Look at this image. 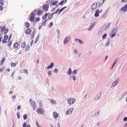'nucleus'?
I'll return each mask as SVG.
<instances>
[{
    "mask_svg": "<svg viewBox=\"0 0 127 127\" xmlns=\"http://www.w3.org/2000/svg\"><path fill=\"white\" fill-rule=\"evenodd\" d=\"M23 118L25 120H26L27 119V117L26 114H25L23 115Z\"/></svg>",
    "mask_w": 127,
    "mask_h": 127,
    "instance_id": "obj_45",
    "label": "nucleus"
},
{
    "mask_svg": "<svg viewBox=\"0 0 127 127\" xmlns=\"http://www.w3.org/2000/svg\"><path fill=\"white\" fill-rule=\"evenodd\" d=\"M4 67H1L0 68V73H1L2 72L4 69Z\"/></svg>",
    "mask_w": 127,
    "mask_h": 127,
    "instance_id": "obj_32",
    "label": "nucleus"
},
{
    "mask_svg": "<svg viewBox=\"0 0 127 127\" xmlns=\"http://www.w3.org/2000/svg\"><path fill=\"white\" fill-rule=\"evenodd\" d=\"M49 13H45L44 15V16L42 17V19L44 20H45L46 19L48 15H49Z\"/></svg>",
    "mask_w": 127,
    "mask_h": 127,
    "instance_id": "obj_17",
    "label": "nucleus"
},
{
    "mask_svg": "<svg viewBox=\"0 0 127 127\" xmlns=\"http://www.w3.org/2000/svg\"><path fill=\"white\" fill-rule=\"evenodd\" d=\"M19 44L17 42L14 43L13 44L14 48V49H17L18 46Z\"/></svg>",
    "mask_w": 127,
    "mask_h": 127,
    "instance_id": "obj_14",
    "label": "nucleus"
},
{
    "mask_svg": "<svg viewBox=\"0 0 127 127\" xmlns=\"http://www.w3.org/2000/svg\"><path fill=\"white\" fill-rule=\"evenodd\" d=\"M71 77H72V78H73V79L74 80H75V76H71Z\"/></svg>",
    "mask_w": 127,
    "mask_h": 127,
    "instance_id": "obj_60",
    "label": "nucleus"
},
{
    "mask_svg": "<svg viewBox=\"0 0 127 127\" xmlns=\"http://www.w3.org/2000/svg\"><path fill=\"white\" fill-rule=\"evenodd\" d=\"M110 25V23H107L105 25V27L106 29L108 28Z\"/></svg>",
    "mask_w": 127,
    "mask_h": 127,
    "instance_id": "obj_24",
    "label": "nucleus"
},
{
    "mask_svg": "<svg viewBox=\"0 0 127 127\" xmlns=\"http://www.w3.org/2000/svg\"><path fill=\"white\" fill-rule=\"evenodd\" d=\"M121 10L125 12L127 11V3L125 5L124 7H122L121 9Z\"/></svg>",
    "mask_w": 127,
    "mask_h": 127,
    "instance_id": "obj_4",
    "label": "nucleus"
},
{
    "mask_svg": "<svg viewBox=\"0 0 127 127\" xmlns=\"http://www.w3.org/2000/svg\"><path fill=\"white\" fill-rule=\"evenodd\" d=\"M36 123L37 127H41L39 125V124L37 121L36 122Z\"/></svg>",
    "mask_w": 127,
    "mask_h": 127,
    "instance_id": "obj_46",
    "label": "nucleus"
},
{
    "mask_svg": "<svg viewBox=\"0 0 127 127\" xmlns=\"http://www.w3.org/2000/svg\"><path fill=\"white\" fill-rule=\"evenodd\" d=\"M95 25V24H92L90 27L88 29V30L90 31V30L92 29L93 27Z\"/></svg>",
    "mask_w": 127,
    "mask_h": 127,
    "instance_id": "obj_25",
    "label": "nucleus"
},
{
    "mask_svg": "<svg viewBox=\"0 0 127 127\" xmlns=\"http://www.w3.org/2000/svg\"><path fill=\"white\" fill-rule=\"evenodd\" d=\"M58 69L57 68H56L54 71V72H55L57 73L58 72Z\"/></svg>",
    "mask_w": 127,
    "mask_h": 127,
    "instance_id": "obj_58",
    "label": "nucleus"
},
{
    "mask_svg": "<svg viewBox=\"0 0 127 127\" xmlns=\"http://www.w3.org/2000/svg\"><path fill=\"white\" fill-rule=\"evenodd\" d=\"M23 72H24V73H26L27 74H28V70L27 69H24L23 70Z\"/></svg>",
    "mask_w": 127,
    "mask_h": 127,
    "instance_id": "obj_39",
    "label": "nucleus"
},
{
    "mask_svg": "<svg viewBox=\"0 0 127 127\" xmlns=\"http://www.w3.org/2000/svg\"><path fill=\"white\" fill-rule=\"evenodd\" d=\"M8 38V36L7 35H5L4 37V40H3L2 41V42L3 43H5L7 42L6 40Z\"/></svg>",
    "mask_w": 127,
    "mask_h": 127,
    "instance_id": "obj_7",
    "label": "nucleus"
},
{
    "mask_svg": "<svg viewBox=\"0 0 127 127\" xmlns=\"http://www.w3.org/2000/svg\"><path fill=\"white\" fill-rule=\"evenodd\" d=\"M64 3V2L62 0L61 1L59 2V5H61L63 4Z\"/></svg>",
    "mask_w": 127,
    "mask_h": 127,
    "instance_id": "obj_49",
    "label": "nucleus"
},
{
    "mask_svg": "<svg viewBox=\"0 0 127 127\" xmlns=\"http://www.w3.org/2000/svg\"><path fill=\"white\" fill-rule=\"evenodd\" d=\"M72 72V71L71 69L70 68H69L68 71L67 72V73L69 75H70Z\"/></svg>",
    "mask_w": 127,
    "mask_h": 127,
    "instance_id": "obj_31",
    "label": "nucleus"
},
{
    "mask_svg": "<svg viewBox=\"0 0 127 127\" xmlns=\"http://www.w3.org/2000/svg\"><path fill=\"white\" fill-rule=\"evenodd\" d=\"M36 112L39 115L43 114L44 113V111L43 109L41 108H39L36 110Z\"/></svg>",
    "mask_w": 127,
    "mask_h": 127,
    "instance_id": "obj_1",
    "label": "nucleus"
},
{
    "mask_svg": "<svg viewBox=\"0 0 127 127\" xmlns=\"http://www.w3.org/2000/svg\"><path fill=\"white\" fill-rule=\"evenodd\" d=\"M21 108V106L19 105L17 107V109L18 110H19Z\"/></svg>",
    "mask_w": 127,
    "mask_h": 127,
    "instance_id": "obj_59",
    "label": "nucleus"
},
{
    "mask_svg": "<svg viewBox=\"0 0 127 127\" xmlns=\"http://www.w3.org/2000/svg\"><path fill=\"white\" fill-rule=\"evenodd\" d=\"M12 97L13 98V99H15L16 98V95H13Z\"/></svg>",
    "mask_w": 127,
    "mask_h": 127,
    "instance_id": "obj_62",
    "label": "nucleus"
},
{
    "mask_svg": "<svg viewBox=\"0 0 127 127\" xmlns=\"http://www.w3.org/2000/svg\"><path fill=\"white\" fill-rule=\"evenodd\" d=\"M39 104L41 106H42V102L41 101H40V102L39 103Z\"/></svg>",
    "mask_w": 127,
    "mask_h": 127,
    "instance_id": "obj_64",
    "label": "nucleus"
},
{
    "mask_svg": "<svg viewBox=\"0 0 127 127\" xmlns=\"http://www.w3.org/2000/svg\"><path fill=\"white\" fill-rule=\"evenodd\" d=\"M116 35V34L113 32H112L110 33V36L111 37H113Z\"/></svg>",
    "mask_w": 127,
    "mask_h": 127,
    "instance_id": "obj_18",
    "label": "nucleus"
},
{
    "mask_svg": "<svg viewBox=\"0 0 127 127\" xmlns=\"http://www.w3.org/2000/svg\"><path fill=\"white\" fill-rule=\"evenodd\" d=\"M18 63H11V66H16Z\"/></svg>",
    "mask_w": 127,
    "mask_h": 127,
    "instance_id": "obj_29",
    "label": "nucleus"
},
{
    "mask_svg": "<svg viewBox=\"0 0 127 127\" xmlns=\"http://www.w3.org/2000/svg\"><path fill=\"white\" fill-rule=\"evenodd\" d=\"M48 20L47 19L46 20H45L44 21V22H43V23L42 24V25H43L44 26H45L46 25V21H47Z\"/></svg>",
    "mask_w": 127,
    "mask_h": 127,
    "instance_id": "obj_44",
    "label": "nucleus"
},
{
    "mask_svg": "<svg viewBox=\"0 0 127 127\" xmlns=\"http://www.w3.org/2000/svg\"><path fill=\"white\" fill-rule=\"evenodd\" d=\"M39 36H37L36 38V39L35 41V44L38 40Z\"/></svg>",
    "mask_w": 127,
    "mask_h": 127,
    "instance_id": "obj_35",
    "label": "nucleus"
},
{
    "mask_svg": "<svg viewBox=\"0 0 127 127\" xmlns=\"http://www.w3.org/2000/svg\"><path fill=\"white\" fill-rule=\"evenodd\" d=\"M17 116L18 119H19L20 117V115L19 113H17Z\"/></svg>",
    "mask_w": 127,
    "mask_h": 127,
    "instance_id": "obj_54",
    "label": "nucleus"
},
{
    "mask_svg": "<svg viewBox=\"0 0 127 127\" xmlns=\"http://www.w3.org/2000/svg\"><path fill=\"white\" fill-rule=\"evenodd\" d=\"M34 33H32L31 36V38L32 39L34 37Z\"/></svg>",
    "mask_w": 127,
    "mask_h": 127,
    "instance_id": "obj_51",
    "label": "nucleus"
},
{
    "mask_svg": "<svg viewBox=\"0 0 127 127\" xmlns=\"http://www.w3.org/2000/svg\"><path fill=\"white\" fill-rule=\"evenodd\" d=\"M49 8V5H44L43 6V9L45 12H46L48 11Z\"/></svg>",
    "mask_w": 127,
    "mask_h": 127,
    "instance_id": "obj_6",
    "label": "nucleus"
},
{
    "mask_svg": "<svg viewBox=\"0 0 127 127\" xmlns=\"http://www.w3.org/2000/svg\"><path fill=\"white\" fill-rule=\"evenodd\" d=\"M73 110V109L72 108L69 109L66 112V115H69L70 114L72 113Z\"/></svg>",
    "mask_w": 127,
    "mask_h": 127,
    "instance_id": "obj_5",
    "label": "nucleus"
},
{
    "mask_svg": "<svg viewBox=\"0 0 127 127\" xmlns=\"http://www.w3.org/2000/svg\"><path fill=\"white\" fill-rule=\"evenodd\" d=\"M2 6L0 5V10H2L3 8Z\"/></svg>",
    "mask_w": 127,
    "mask_h": 127,
    "instance_id": "obj_63",
    "label": "nucleus"
},
{
    "mask_svg": "<svg viewBox=\"0 0 127 127\" xmlns=\"http://www.w3.org/2000/svg\"><path fill=\"white\" fill-rule=\"evenodd\" d=\"M77 73V71L76 70H74L72 72V73L73 74H75Z\"/></svg>",
    "mask_w": 127,
    "mask_h": 127,
    "instance_id": "obj_52",
    "label": "nucleus"
},
{
    "mask_svg": "<svg viewBox=\"0 0 127 127\" xmlns=\"http://www.w3.org/2000/svg\"><path fill=\"white\" fill-rule=\"evenodd\" d=\"M118 60V59H117L116 60H115L114 62V63L112 65V67L111 68V69H112L113 67L114 66L115 64H116L117 61Z\"/></svg>",
    "mask_w": 127,
    "mask_h": 127,
    "instance_id": "obj_30",
    "label": "nucleus"
},
{
    "mask_svg": "<svg viewBox=\"0 0 127 127\" xmlns=\"http://www.w3.org/2000/svg\"><path fill=\"white\" fill-rule=\"evenodd\" d=\"M4 0H0V5L2 6L4 4L3 2V1Z\"/></svg>",
    "mask_w": 127,
    "mask_h": 127,
    "instance_id": "obj_34",
    "label": "nucleus"
},
{
    "mask_svg": "<svg viewBox=\"0 0 127 127\" xmlns=\"http://www.w3.org/2000/svg\"><path fill=\"white\" fill-rule=\"evenodd\" d=\"M105 0H103V2L101 3V5H100V3H99L98 4V7H100L103 4Z\"/></svg>",
    "mask_w": 127,
    "mask_h": 127,
    "instance_id": "obj_43",
    "label": "nucleus"
},
{
    "mask_svg": "<svg viewBox=\"0 0 127 127\" xmlns=\"http://www.w3.org/2000/svg\"><path fill=\"white\" fill-rule=\"evenodd\" d=\"M31 29L29 28H28L26 29L25 32L26 34H29L31 33Z\"/></svg>",
    "mask_w": 127,
    "mask_h": 127,
    "instance_id": "obj_10",
    "label": "nucleus"
},
{
    "mask_svg": "<svg viewBox=\"0 0 127 127\" xmlns=\"http://www.w3.org/2000/svg\"><path fill=\"white\" fill-rule=\"evenodd\" d=\"M8 31V29H6L5 30V31H4V34H5L7 33V32Z\"/></svg>",
    "mask_w": 127,
    "mask_h": 127,
    "instance_id": "obj_48",
    "label": "nucleus"
},
{
    "mask_svg": "<svg viewBox=\"0 0 127 127\" xmlns=\"http://www.w3.org/2000/svg\"><path fill=\"white\" fill-rule=\"evenodd\" d=\"M124 121H126L127 120V117H125L123 119Z\"/></svg>",
    "mask_w": 127,
    "mask_h": 127,
    "instance_id": "obj_56",
    "label": "nucleus"
},
{
    "mask_svg": "<svg viewBox=\"0 0 127 127\" xmlns=\"http://www.w3.org/2000/svg\"><path fill=\"white\" fill-rule=\"evenodd\" d=\"M0 42H1V39L2 38V36H1V35H0Z\"/></svg>",
    "mask_w": 127,
    "mask_h": 127,
    "instance_id": "obj_61",
    "label": "nucleus"
},
{
    "mask_svg": "<svg viewBox=\"0 0 127 127\" xmlns=\"http://www.w3.org/2000/svg\"><path fill=\"white\" fill-rule=\"evenodd\" d=\"M34 14L33 13H32L30 18V20L31 22H33L34 20Z\"/></svg>",
    "mask_w": 127,
    "mask_h": 127,
    "instance_id": "obj_3",
    "label": "nucleus"
},
{
    "mask_svg": "<svg viewBox=\"0 0 127 127\" xmlns=\"http://www.w3.org/2000/svg\"><path fill=\"white\" fill-rule=\"evenodd\" d=\"M29 45H27L26 47L25 48V51H27L29 49Z\"/></svg>",
    "mask_w": 127,
    "mask_h": 127,
    "instance_id": "obj_41",
    "label": "nucleus"
},
{
    "mask_svg": "<svg viewBox=\"0 0 127 127\" xmlns=\"http://www.w3.org/2000/svg\"><path fill=\"white\" fill-rule=\"evenodd\" d=\"M54 15V13H52L51 14H50L48 16V19H51L53 17V15Z\"/></svg>",
    "mask_w": 127,
    "mask_h": 127,
    "instance_id": "obj_28",
    "label": "nucleus"
},
{
    "mask_svg": "<svg viewBox=\"0 0 127 127\" xmlns=\"http://www.w3.org/2000/svg\"><path fill=\"white\" fill-rule=\"evenodd\" d=\"M53 25V23L52 22H51L49 26V27H51Z\"/></svg>",
    "mask_w": 127,
    "mask_h": 127,
    "instance_id": "obj_47",
    "label": "nucleus"
},
{
    "mask_svg": "<svg viewBox=\"0 0 127 127\" xmlns=\"http://www.w3.org/2000/svg\"><path fill=\"white\" fill-rule=\"evenodd\" d=\"M59 11V9H57V10L56 11L53 13H54V14H56Z\"/></svg>",
    "mask_w": 127,
    "mask_h": 127,
    "instance_id": "obj_50",
    "label": "nucleus"
},
{
    "mask_svg": "<svg viewBox=\"0 0 127 127\" xmlns=\"http://www.w3.org/2000/svg\"><path fill=\"white\" fill-rule=\"evenodd\" d=\"M66 7H63L62 9H60L59 10V14L60 13H61V11H62L64 9V8H65Z\"/></svg>",
    "mask_w": 127,
    "mask_h": 127,
    "instance_id": "obj_40",
    "label": "nucleus"
},
{
    "mask_svg": "<svg viewBox=\"0 0 127 127\" xmlns=\"http://www.w3.org/2000/svg\"><path fill=\"white\" fill-rule=\"evenodd\" d=\"M43 12L42 11L40 10H38L36 12L37 14L38 15H40Z\"/></svg>",
    "mask_w": 127,
    "mask_h": 127,
    "instance_id": "obj_12",
    "label": "nucleus"
},
{
    "mask_svg": "<svg viewBox=\"0 0 127 127\" xmlns=\"http://www.w3.org/2000/svg\"><path fill=\"white\" fill-rule=\"evenodd\" d=\"M58 0H53V1L52 2V3L51 4H50V5H55L58 2Z\"/></svg>",
    "mask_w": 127,
    "mask_h": 127,
    "instance_id": "obj_16",
    "label": "nucleus"
},
{
    "mask_svg": "<svg viewBox=\"0 0 127 127\" xmlns=\"http://www.w3.org/2000/svg\"><path fill=\"white\" fill-rule=\"evenodd\" d=\"M5 26H4L3 27L2 26H0V31L1 32L3 31L5 29Z\"/></svg>",
    "mask_w": 127,
    "mask_h": 127,
    "instance_id": "obj_21",
    "label": "nucleus"
},
{
    "mask_svg": "<svg viewBox=\"0 0 127 127\" xmlns=\"http://www.w3.org/2000/svg\"><path fill=\"white\" fill-rule=\"evenodd\" d=\"M100 97V95L99 94H98L97 95V96L95 98V100H97Z\"/></svg>",
    "mask_w": 127,
    "mask_h": 127,
    "instance_id": "obj_38",
    "label": "nucleus"
},
{
    "mask_svg": "<svg viewBox=\"0 0 127 127\" xmlns=\"http://www.w3.org/2000/svg\"><path fill=\"white\" fill-rule=\"evenodd\" d=\"M26 123H24L23 125V127H26Z\"/></svg>",
    "mask_w": 127,
    "mask_h": 127,
    "instance_id": "obj_55",
    "label": "nucleus"
},
{
    "mask_svg": "<svg viewBox=\"0 0 127 127\" xmlns=\"http://www.w3.org/2000/svg\"><path fill=\"white\" fill-rule=\"evenodd\" d=\"M75 40L77 41V40L78 41V42L80 44H82L83 43V42L82 41L79 39H75Z\"/></svg>",
    "mask_w": 127,
    "mask_h": 127,
    "instance_id": "obj_26",
    "label": "nucleus"
},
{
    "mask_svg": "<svg viewBox=\"0 0 127 127\" xmlns=\"http://www.w3.org/2000/svg\"><path fill=\"white\" fill-rule=\"evenodd\" d=\"M95 3L94 2V3L91 6V9L92 10H93L94 9H95L97 6V4L98 3H96L95 4Z\"/></svg>",
    "mask_w": 127,
    "mask_h": 127,
    "instance_id": "obj_9",
    "label": "nucleus"
},
{
    "mask_svg": "<svg viewBox=\"0 0 127 127\" xmlns=\"http://www.w3.org/2000/svg\"><path fill=\"white\" fill-rule=\"evenodd\" d=\"M53 66V63H52L50 64V65L49 66H47V69L51 68Z\"/></svg>",
    "mask_w": 127,
    "mask_h": 127,
    "instance_id": "obj_27",
    "label": "nucleus"
},
{
    "mask_svg": "<svg viewBox=\"0 0 127 127\" xmlns=\"http://www.w3.org/2000/svg\"><path fill=\"white\" fill-rule=\"evenodd\" d=\"M50 101L51 103L53 104H55L56 102V101L53 99H51Z\"/></svg>",
    "mask_w": 127,
    "mask_h": 127,
    "instance_id": "obj_42",
    "label": "nucleus"
},
{
    "mask_svg": "<svg viewBox=\"0 0 127 127\" xmlns=\"http://www.w3.org/2000/svg\"><path fill=\"white\" fill-rule=\"evenodd\" d=\"M5 60V58L4 57H3L2 60L0 62V65H2L3 63L4 62Z\"/></svg>",
    "mask_w": 127,
    "mask_h": 127,
    "instance_id": "obj_19",
    "label": "nucleus"
},
{
    "mask_svg": "<svg viewBox=\"0 0 127 127\" xmlns=\"http://www.w3.org/2000/svg\"><path fill=\"white\" fill-rule=\"evenodd\" d=\"M99 12V10L97 9L95 11V17H97L98 16L99 14L98 13Z\"/></svg>",
    "mask_w": 127,
    "mask_h": 127,
    "instance_id": "obj_20",
    "label": "nucleus"
},
{
    "mask_svg": "<svg viewBox=\"0 0 127 127\" xmlns=\"http://www.w3.org/2000/svg\"><path fill=\"white\" fill-rule=\"evenodd\" d=\"M25 23L26 26L27 28H28L30 26L29 23L27 22H26Z\"/></svg>",
    "mask_w": 127,
    "mask_h": 127,
    "instance_id": "obj_36",
    "label": "nucleus"
},
{
    "mask_svg": "<svg viewBox=\"0 0 127 127\" xmlns=\"http://www.w3.org/2000/svg\"><path fill=\"white\" fill-rule=\"evenodd\" d=\"M75 101V100L74 98H69L68 99V103L69 104H72L74 103Z\"/></svg>",
    "mask_w": 127,
    "mask_h": 127,
    "instance_id": "obj_2",
    "label": "nucleus"
},
{
    "mask_svg": "<svg viewBox=\"0 0 127 127\" xmlns=\"http://www.w3.org/2000/svg\"><path fill=\"white\" fill-rule=\"evenodd\" d=\"M118 30V28L117 27H115L113 29L112 31V32H113L116 33L117 32Z\"/></svg>",
    "mask_w": 127,
    "mask_h": 127,
    "instance_id": "obj_22",
    "label": "nucleus"
},
{
    "mask_svg": "<svg viewBox=\"0 0 127 127\" xmlns=\"http://www.w3.org/2000/svg\"><path fill=\"white\" fill-rule=\"evenodd\" d=\"M8 46H10L12 44V42L11 40H8Z\"/></svg>",
    "mask_w": 127,
    "mask_h": 127,
    "instance_id": "obj_33",
    "label": "nucleus"
},
{
    "mask_svg": "<svg viewBox=\"0 0 127 127\" xmlns=\"http://www.w3.org/2000/svg\"><path fill=\"white\" fill-rule=\"evenodd\" d=\"M53 116L54 118H56L58 117L59 115L56 112H53Z\"/></svg>",
    "mask_w": 127,
    "mask_h": 127,
    "instance_id": "obj_11",
    "label": "nucleus"
},
{
    "mask_svg": "<svg viewBox=\"0 0 127 127\" xmlns=\"http://www.w3.org/2000/svg\"><path fill=\"white\" fill-rule=\"evenodd\" d=\"M26 44L25 42H22L21 44V47L23 48V49L26 46Z\"/></svg>",
    "mask_w": 127,
    "mask_h": 127,
    "instance_id": "obj_15",
    "label": "nucleus"
},
{
    "mask_svg": "<svg viewBox=\"0 0 127 127\" xmlns=\"http://www.w3.org/2000/svg\"><path fill=\"white\" fill-rule=\"evenodd\" d=\"M48 74L49 75H50L51 74V71H49L48 72Z\"/></svg>",
    "mask_w": 127,
    "mask_h": 127,
    "instance_id": "obj_57",
    "label": "nucleus"
},
{
    "mask_svg": "<svg viewBox=\"0 0 127 127\" xmlns=\"http://www.w3.org/2000/svg\"><path fill=\"white\" fill-rule=\"evenodd\" d=\"M69 40V38L68 37H66L64 40V43L65 44Z\"/></svg>",
    "mask_w": 127,
    "mask_h": 127,
    "instance_id": "obj_23",
    "label": "nucleus"
},
{
    "mask_svg": "<svg viewBox=\"0 0 127 127\" xmlns=\"http://www.w3.org/2000/svg\"><path fill=\"white\" fill-rule=\"evenodd\" d=\"M40 20V18L39 17H37L36 19V22H38Z\"/></svg>",
    "mask_w": 127,
    "mask_h": 127,
    "instance_id": "obj_53",
    "label": "nucleus"
},
{
    "mask_svg": "<svg viewBox=\"0 0 127 127\" xmlns=\"http://www.w3.org/2000/svg\"><path fill=\"white\" fill-rule=\"evenodd\" d=\"M107 34L106 33L104 34L102 37V39H104L106 38L107 36Z\"/></svg>",
    "mask_w": 127,
    "mask_h": 127,
    "instance_id": "obj_37",
    "label": "nucleus"
},
{
    "mask_svg": "<svg viewBox=\"0 0 127 127\" xmlns=\"http://www.w3.org/2000/svg\"><path fill=\"white\" fill-rule=\"evenodd\" d=\"M119 79L118 78L112 84V86H114L116 85L119 81Z\"/></svg>",
    "mask_w": 127,
    "mask_h": 127,
    "instance_id": "obj_13",
    "label": "nucleus"
},
{
    "mask_svg": "<svg viewBox=\"0 0 127 127\" xmlns=\"http://www.w3.org/2000/svg\"><path fill=\"white\" fill-rule=\"evenodd\" d=\"M30 104L34 110L36 107V103L35 102H33L31 103Z\"/></svg>",
    "mask_w": 127,
    "mask_h": 127,
    "instance_id": "obj_8",
    "label": "nucleus"
}]
</instances>
